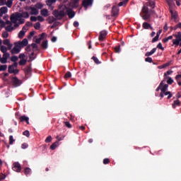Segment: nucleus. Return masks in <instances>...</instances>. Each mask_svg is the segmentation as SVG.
I'll return each instance as SVG.
<instances>
[{"label":"nucleus","instance_id":"f257e3e1","mask_svg":"<svg viewBox=\"0 0 181 181\" xmlns=\"http://www.w3.org/2000/svg\"><path fill=\"white\" fill-rule=\"evenodd\" d=\"M23 18H29V13L28 12H16L12 13L10 16V21L8 20V16H4V19L6 21V23H25V19Z\"/></svg>","mask_w":181,"mask_h":181},{"label":"nucleus","instance_id":"f03ea898","mask_svg":"<svg viewBox=\"0 0 181 181\" xmlns=\"http://www.w3.org/2000/svg\"><path fill=\"white\" fill-rule=\"evenodd\" d=\"M52 15L57 21H62L66 16V5H59L57 9L53 11Z\"/></svg>","mask_w":181,"mask_h":181},{"label":"nucleus","instance_id":"7ed1b4c3","mask_svg":"<svg viewBox=\"0 0 181 181\" xmlns=\"http://www.w3.org/2000/svg\"><path fill=\"white\" fill-rule=\"evenodd\" d=\"M28 39H23L22 41H18V42L14 43V48H11V54H18L21 51V49L25 46H28Z\"/></svg>","mask_w":181,"mask_h":181},{"label":"nucleus","instance_id":"20e7f679","mask_svg":"<svg viewBox=\"0 0 181 181\" xmlns=\"http://www.w3.org/2000/svg\"><path fill=\"white\" fill-rule=\"evenodd\" d=\"M111 13V16H106V19H115L119 15V8L117 6H113Z\"/></svg>","mask_w":181,"mask_h":181},{"label":"nucleus","instance_id":"39448f33","mask_svg":"<svg viewBox=\"0 0 181 181\" xmlns=\"http://www.w3.org/2000/svg\"><path fill=\"white\" fill-rule=\"evenodd\" d=\"M73 9H77V8H73V7L69 6V3H68L66 6L65 11H66V16L67 15L69 19H73V18L76 16V13L74 12V11H73Z\"/></svg>","mask_w":181,"mask_h":181},{"label":"nucleus","instance_id":"423d86ee","mask_svg":"<svg viewBox=\"0 0 181 181\" xmlns=\"http://www.w3.org/2000/svg\"><path fill=\"white\" fill-rule=\"evenodd\" d=\"M64 4H67L70 8H77L80 4V0H62Z\"/></svg>","mask_w":181,"mask_h":181},{"label":"nucleus","instance_id":"0eeeda50","mask_svg":"<svg viewBox=\"0 0 181 181\" xmlns=\"http://www.w3.org/2000/svg\"><path fill=\"white\" fill-rule=\"evenodd\" d=\"M142 18L144 21H149L151 18V15H149V8L146 7V6H143L142 8Z\"/></svg>","mask_w":181,"mask_h":181},{"label":"nucleus","instance_id":"6e6552de","mask_svg":"<svg viewBox=\"0 0 181 181\" xmlns=\"http://www.w3.org/2000/svg\"><path fill=\"white\" fill-rule=\"evenodd\" d=\"M163 81H162L160 83H159V86L156 88V92L160 90V92L164 93L168 89V84H163Z\"/></svg>","mask_w":181,"mask_h":181},{"label":"nucleus","instance_id":"1a4fd4ad","mask_svg":"<svg viewBox=\"0 0 181 181\" xmlns=\"http://www.w3.org/2000/svg\"><path fill=\"white\" fill-rule=\"evenodd\" d=\"M93 2H94V0H83L82 6H83L85 11H87L88 7L93 6Z\"/></svg>","mask_w":181,"mask_h":181},{"label":"nucleus","instance_id":"9d476101","mask_svg":"<svg viewBox=\"0 0 181 181\" xmlns=\"http://www.w3.org/2000/svg\"><path fill=\"white\" fill-rule=\"evenodd\" d=\"M11 81L12 83V86H14V87H18L23 83V81H21V80H19L17 77H12L11 78Z\"/></svg>","mask_w":181,"mask_h":181},{"label":"nucleus","instance_id":"9b49d317","mask_svg":"<svg viewBox=\"0 0 181 181\" xmlns=\"http://www.w3.org/2000/svg\"><path fill=\"white\" fill-rule=\"evenodd\" d=\"M107 30H102L99 33L98 40L99 42H104L105 38L107 37Z\"/></svg>","mask_w":181,"mask_h":181},{"label":"nucleus","instance_id":"f8f14e48","mask_svg":"<svg viewBox=\"0 0 181 181\" xmlns=\"http://www.w3.org/2000/svg\"><path fill=\"white\" fill-rule=\"evenodd\" d=\"M170 13L171 14V19H172L173 22L177 23L179 19L177 13L176 11H173V10H172V9H170Z\"/></svg>","mask_w":181,"mask_h":181},{"label":"nucleus","instance_id":"ddd939ff","mask_svg":"<svg viewBox=\"0 0 181 181\" xmlns=\"http://www.w3.org/2000/svg\"><path fill=\"white\" fill-rule=\"evenodd\" d=\"M12 170L14 172L20 173L21 171V165L18 163H14L12 164Z\"/></svg>","mask_w":181,"mask_h":181},{"label":"nucleus","instance_id":"4468645a","mask_svg":"<svg viewBox=\"0 0 181 181\" xmlns=\"http://www.w3.org/2000/svg\"><path fill=\"white\" fill-rule=\"evenodd\" d=\"M21 24H14V27H12L11 25H9L4 28H5V30H6L7 33H11L12 30H15L16 28H18V26H20Z\"/></svg>","mask_w":181,"mask_h":181},{"label":"nucleus","instance_id":"2eb2a0df","mask_svg":"<svg viewBox=\"0 0 181 181\" xmlns=\"http://www.w3.org/2000/svg\"><path fill=\"white\" fill-rule=\"evenodd\" d=\"M164 95H168V100H170L171 98H173V94L171 93V92L165 91V92L163 93L162 91H160V94L159 95L160 98H163Z\"/></svg>","mask_w":181,"mask_h":181},{"label":"nucleus","instance_id":"dca6fc26","mask_svg":"<svg viewBox=\"0 0 181 181\" xmlns=\"http://www.w3.org/2000/svg\"><path fill=\"white\" fill-rule=\"evenodd\" d=\"M28 11H30L31 15H38L39 14V10H37L36 7H34L33 6H30L29 7Z\"/></svg>","mask_w":181,"mask_h":181},{"label":"nucleus","instance_id":"f3484780","mask_svg":"<svg viewBox=\"0 0 181 181\" xmlns=\"http://www.w3.org/2000/svg\"><path fill=\"white\" fill-rule=\"evenodd\" d=\"M160 33H162V30H159L158 33H156V36H155V37H153V39L151 40V43H155L158 42V40H159V36L160 35Z\"/></svg>","mask_w":181,"mask_h":181},{"label":"nucleus","instance_id":"a211bd4d","mask_svg":"<svg viewBox=\"0 0 181 181\" xmlns=\"http://www.w3.org/2000/svg\"><path fill=\"white\" fill-rule=\"evenodd\" d=\"M30 73H32L31 65L25 66V68H24V74L28 76L29 74H30Z\"/></svg>","mask_w":181,"mask_h":181},{"label":"nucleus","instance_id":"6ab92c4d","mask_svg":"<svg viewBox=\"0 0 181 181\" xmlns=\"http://www.w3.org/2000/svg\"><path fill=\"white\" fill-rule=\"evenodd\" d=\"M18 119L20 120V122H25V124H29V117H28L25 115L20 116V117H18Z\"/></svg>","mask_w":181,"mask_h":181},{"label":"nucleus","instance_id":"aec40b11","mask_svg":"<svg viewBox=\"0 0 181 181\" xmlns=\"http://www.w3.org/2000/svg\"><path fill=\"white\" fill-rule=\"evenodd\" d=\"M42 16H45V18H47L49 16V10L46 8H42L40 11Z\"/></svg>","mask_w":181,"mask_h":181},{"label":"nucleus","instance_id":"412c9836","mask_svg":"<svg viewBox=\"0 0 181 181\" xmlns=\"http://www.w3.org/2000/svg\"><path fill=\"white\" fill-rule=\"evenodd\" d=\"M173 109H175L177 107H180V100H175L172 105Z\"/></svg>","mask_w":181,"mask_h":181},{"label":"nucleus","instance_id":"4be33fe9","mask_svg":"<svg viewBox=\"0 0 181 181\" xmlns=\"http://www.w3.org/2000/svg\"><path fill=\"white\" fill-rule=\"evenodd\" d=\"M155 52H156V48H153V49H151V50L150 52H146L145 56H146V57H148L153 55V54H155Z\"/></svg>","mask_w":181,"mask_h":181},{"label":"nucleus","instance_id":"5701e85b","mask_svg":"<svg viewBox=\"0 0 181 181\" xmlns=\"http://www.w3.org/2000/svg\"><path fill=\"white\" fill-rule=\"evenodd\" d=\"M8 50H11V48L9 49L8 47H5L4 45L0 46V52H2V53H8Z\"/></svg>","mask_w":181,"mask_h":181},{"label":"nucleus","instance_id":"b1692460","mask_svg":"<svg viewBox=\"0 0 181 181\" xmlns=\"http://www.w3.org/2000/svg\"><path fill=\"white\" fill-rule=\"evenodd\" d=\"M8 73L17 74H18V70H14L13 67L8 66Z\"/></svg>","mask_w":181,"mask_h":181},{"label":"nucleus","instance_id":"393cba45","mask_svg":"<svg viewBox=\"0 0 181 181\" xmlns=\"http://www.w3.org/2000/svg\"><path fill=\"white\" fill-rule=\"evenodd\" d=\"M33 24H25L24 26H23V28L21 31L26 32L29 30V28L32 27Z\"/></svg>","mask_w":181,"mask_h":181},{"label":"nucleus","instance_id":"a878e982","mask_svg":"<svg viewBox=\"0 0 181 181\" xmlns=\"http://www.w3.org/2000/svg\"><path fill=\"white\" fill-rule=\"evenodd\" d=\"M58 146H59V141H56L53 143V144H51V146H49V149L54 151Z\"/></svg>","mask_w":181,"mask_h":181},{"label":"nucleus","instance_id":"bb28decb","mask_svg":"<svg viewBox=\"0 0 181 181\" xmlns=\"http://www.w3.org/2000/svg\"><path fill=\"white\" fill-rule=\"evenodd\" d=\"M4 45H5V46H7L8 47V49L12 48V44H11L9 42L8 39H6V40H4Z\"/></svg>","mask_w":181,"mask_h":181},{"label":"nucleus","instance_id":"cd10ccee","mask_svg":"<svg viewBox=\"0 0 181 181\" xmlns=\"http://www.w3.org/2000/svg\"><path fill=\"white\" fill-rule=\"evenodd\" d=\"M171 64V62H167V63H165L160 66H158L159 69H165L166 67H168L170 66V65Z\"/></svg>","mask_w":181,"mask_h":181},{"label":"nucleus","instance_id":"c85d7f7f","mask_svg":"<svg viewBox=\"0 0 181 181\" xmlns=\"http://www.w3.org/2000/svg\"><path fill=\"white\" fill-rule=\"evenodd\" d=\"M41 47H42V49H47V48L48 47V41H43L42 44L41 45Z\"/></svg>","mask_w":181,"mask_h":181},{"label":"nucleus","instance_id":"c756f323","mask_svg":"<svg viewBox=\"0 0 181 181\" xmlns=\"http://www.w3.org/2000/svg\"><path fill=\"white\" fill-rule=\"evenodd\" d=\"M32 170L29 168H24V175H30Z\"/></svg>","mask_w":181,"mask_h":181},{"label":"nucleus","instance_id":"7c9ffc66","mask_svg":"<svg viewBox=\"0 0 181 181\" xmlns=\"http://www.w3.org/2000/svg\"><path fill=\"white\" fill-rule=\"evenodd\" d=\"M56 0H47L46 4L48 6H52L53 4H55Z\"/></svg>","mask_w":181,"mask_h":181},{"label":"nucleus","instance_id":"2f4dec72","mask_svg":"<svg viewBox=\"0 0 181 181\" xmlns=\"http://www.w3.org/2000/svg\"><path fill=\"white\" fill-rule=\"evenodd\" d=\"M13 4V1L12 0H8L6 1V5L8 8H12V5Z\"/></svg>","mask_w":181,"mask_h":181},{"label":"nucleus","instance_id":"473e14b6","mask_svg":"<svg viewBox=\"0 0 181 181\" xmlns=\"http://www.w3.org/2000/svg\"><path fill=\"white\" fill-rule=\"evenodd\" d=\"M181 39H175L173 40V45H175V46H178V44L181 43Z\"/></svg>","mask_w":181,"mask_h":181},{"label":"nucleus","instance_id":"72a5a7b5","mask_svg":"<svg viewBox=\"0 0 181 181\" xmlns=\"http://www.w3.org/2000/svg\"><path fill=\"white\" fill-rule=\"evenodd\" d=\"M18 58L17 56H12L11 57V62L16 63L17 61H18Z\"/></svg>","mask_w":181,"mask_h":181},{"label":"nucleus","instance_id":"f704fd0d","mask_svg":"<svg viewBox=\"0 0 181 181\" xmlns=\"http://www.w3.org/2000/svg\"><path fill=\"white\" fill-rule=\"evenodd\" d=\"M34 7L37 9H42V8H43V4L42 3H37Z\"/></svg>","mask_w":181,"mask_h":181},{"label":"nucleus","instance_id":"c9c22d12","mask_svg":"<svg viewBox=\"0 0 181 181\" xmlns=\"http://www.w3.org/2000/svg\"><path fill=\"white\" fill-rule=\"evenodd\" d=\"M8 66L7 65H0V71H5Z\"/></svg>","mask_w":181,"mask_h":181},{"label":"nucleus","instance_id":"e433bc0d","mask_svg":"<svg viewBox=\"0 0 181 181\" xmlns=\"http://www.w3.org/2000/svg\"><path fill=\"white\" fill-rule=\"evenodd\" d=\"M143 28L148 30H153V28L150 25V24H143Z\"/></svg>","mask_w":181,"mask_h":181},{"label":"nucleus","instance_id":"4c0bfd02","mask_svg":"<svg viewBox=\"0 0 181 181\" xmlns=\"http://www.w3.org/2000/svg\"><path fill=\"white\" fill-rule=\"evenodd\" d=\"M0 11L4 13H6L8 12V7L3 6L0 8Z\"/></svg>","mask_w":181,"mask_h":181},{"label":"nucleus","instance_id":"58836bf2","mask_svg":"<svg viewBox=\"0 0 181 181\" xmlns=\"http://www.w3.org/2000/svg\"><path fill=\"white\" fill-rule=\"evenodd\" d=\"M28 46H31L32 47V48L33 49V52H37L38 50L37 45H36L35 43H32L31 45H28Z\"/></svg>","mask_w":181,"mask_h":181},{"label":"nucleus","instance_id":"ea45409f","mask_svg":"<svg viewBox=\"0 0 181 181\" xmlns=\"http://www.w3.org/2000/svg\"><path fill=\"white\" fill-rule=\"evenodd\" d=\"M28 62L25 59H21L20 62H18V65L20 66H24L25 65V63Z\"/></svg>","mask_w":181,"mask_h":181},{"label":"nucleus","instance_id":"a19ab883","mask_svg":"<svg viewBox=\"0 0 181 181\" xmlns=\"http://www.w3.org/2000/svg\"><path fill=\"white\" fill-rule=\"evenodd\" d=\"M92 60L95 62L96 64H100V62H99V59L96 57H92Z\"/></svg>","mask_w":181,"mask_h":181},{"label":"nucleus","instance_id":"79ce46f5","mask_svg":"<svg viewBox=\"0 0 181 181\" xmlns=\"http://www.w3.org/2000/svg\"><path fill=\"white\" fill-rule=\"evenodd\" d=\"M8 62V58H1L0 57V63L6 64Z\"/></svg>","mask_w":181,"mask_h":181},{"label":"nucleus","instance_id":"37998d69","mask_svg":"<svg viewBox=\"0 0 181 181\" xmlns=\"http://www.w3.org/2000/svg\"><path fill=\"white\" fill-rule=\"evenodd\" d=\"M25 33V31H20V33H18V38L22 39L24 37Z\"/></svg>","mask_w":181,"mask_h":181},{"label":"nucleus","instance_id":"c03bdc74","mask_svg":"<svg viewBox=\"0 0 181 181\" xmlns=\"http://www.w3.org/2000/svg\"><path fill=\"white\" fill-rule=\"evenodd\" d=\"M33 28L36 30H39L40 28H41V24H34Z\"/></svg>","mask_w":181,"mask_h":181},{"label":"nucleus","instance_id":"a18cd8bd","mask_svg":"<svg viewBox=\"0 0 181 181\" xmlns=\"http://www.w3.org/2000/svg\"><path fill=\"white\" fill-rule=\"evenodd\" d=\"M173 83H174V80H173V78L171 77H168V80L167 81V83H168V85H172Z\"/></svg>","mask_w":181,"mask_h":181},{"label":"nucleus","instance_id":"49530a36","mask_svg":"<svg viewBox=\"0 0 181 181\" xmlns=\"http://www.w3.org/2000/svg\"><path fill=\"white\" fill-rule=\"evenodd\" d=\"M175 40H181V33H177V35H175Z\"/></svg>","mask_w":181,"mask_h":181},{"label":"nucleus","instance_id":"de8ad7c7","mask_svg":"<svg viewBox=\"0 0 181 181\" xmlns=\"http://www.w3.org/2000/svg\"><path fill=\"white\" fill-rule=\"evenodd\" d=\"M114 52L116 53H120V45L114 48Z\"/></svg>","mask_w":181,"mask_h":181},{"label":"nucleus","instance_id":"09e8293b","mask_svg":"<svg viewBox=\"0 0 181 181\" xmlns=\"http://www.w3.org/2000/svg\"><path fill=\"white\" fill-rule=\"evenodd\" d=\"M23 135L25 136V137H29L30 136V134L29 131H24L23 132Z\"/></svg>","mask_w":181,"mask_h":181},{"label":"nucleus","instance_id":"8fccbe9b","mask_svg":"<svg viewBox=\"0 0 181 181\" xmlns=\"http://www.w3.org/2000/svg\"><path fill=\"white\" fill-rule=\"evenodd\" d=\"M5 178H6V175L5 174H0V181L5 180Z\"/></svg>","mask_w":181,"mask_h":181},{"label":"nucleus","instance_id":"3c124183","mask_svg":"<svg viewBox=\"0 0 181 181\" xmlns=\"http://www.w3.org/2000/svg\"><path fill=\"white\" fill-rule=\"evenodd\" d=\"M145 62L147 63H153V59H151V57H147L146 58Z\"/></svg>","mask_w":181,"mask_h":181},{"label":"nucleus","instance_id":"603ef678","mask_svg":"<svg viewBox=\"0 0 181 181\" xmlns=\"http://www.w3.org/2000/svg\"><path fill=\"white\" fill-rule=\"evenodd\" d=\"M31 22H37V17L36 16H31L30 17Z\"/></svg>","mask_w":181,"mask_h":181},{"label":"nucleus","instance_id":"864d4df0","mask_svg":"<svg viewBox=\"0 0 181 181\" xmlns=\"http://www.w3.org/2000/svg\"><path fill=\"white\" fill-rule=\"evenodd\" d=\"M71 72L68 71V72H66V74H65V78L68 79V78H71Z\"/></svg>","mask_w":181,"mask_h":181},{"label":"nucleus","instance_id":"5fc2aeb1","mask_svg":"<svg viewBox=\"0 0 181 181\" xmlns=\"http://www.w3.org/2000/svg\"><path fill=\"white\" fill-rule=\"evenodd\" d=\"M65 127H66L68 129L72 128V126L69 123V122H65Z\"/></svg>","mask_w":181,"mask_h":181},{"label":"nucleus","instance_id":"6e6d98bb","mask_svg":"<svg viewBox=\"0 0 181 181\" xmlns=\"http://www.w3.org/2000/svg\"><path fill=\"white\" fill-rule=\"evenodd\" d=\"M37 21H38L39 22H43V21H45V18H43L42 16H39L37 17Z\"/></svg>","mask_w":181,"mask_h":181},{"label":"nucleus","instance_id":"4d7b16f0","mask_svg":"<svg viewBox=\"0 0 181 181\" xmlns=\"http://www.w3.org/2000/svg\"><path fill=\"white\" fill-rule=\"evenodd\" d=\"M16 140H13L12 136H9V145H12V144H13V141H15Z\"/></svg>","mask_w":181,"mask_h":181},{"label":"nucleus","instance_id":"13d9d810","mask_svg":"<svg viewBox=\"0 0 181 181\" xmlns=\"http://www.w3.org/2000/svg\"><path fill=\"white\" fill-rule=\"evenodd\" d=\"M4 5H6V0H0V6H4Z\"/></svg>","mask_w":181,"mask_h":181},{"label":"nucleus","instance_id":"bf43d9fd","mask_svg":"<svg viewBox=\"0 0 181 181\" xmlns=\"http://www.w3.org/2000/svg\"><path fill=\"white\" fill-rule=\"evenodd\" d=\"M149 6H151V8H155V1H149Z\"/></svg>","mask_w":181,"mask_h":181},{"label":"nucleus","instance_id":"052dcab7","mask_svg":"<svg viewBox=\"0 0 181 181\" xmlns=\"http://www.w3.org/2000/svg\"><path fill=\"white\" fill-rule=\"evenodd\" d=\"M8 58H9V53H4V55L1 57V59H8Z\"/></svg>","mask_w":181,"mask_h":181},{"label":"nucleus","instance_id":"680f3d73","mask_svg":"<svg viewBox=\"0 0 181 181\" xmlns=\"http://www.w3.org/2000/svg\"><path fill=\"white\" fill-rule=\"evenodd\" d=\"M8 34L7 32H4V33H2V37L6 39V38H8Z\"/></svg>","mask_w":181,"mask_h":181},{"label":"nucleus","instance_id":"e2e57ef3","mask_svg":"<svg viewBox=\"0 0 181 181\" xmlns=\"http://www.w3.org/2000/svg\"><path fill=\"white\" fill-rule=\"evenodd\" d=\"M52 138L51 136H48L47 139H45V143H49L51 142Z\"/></svg>","mask_w":181,"mask_h":181},{"label":"nucleus","instance_id":"0e129e2a","mask_svg":"<svg viewBox=\"0 0 181 181\" xmlns=\"http://www.w3.org/2000/svg\"><path fill=\"white\" fill-rule=\"evenodd\" d=\"M157 48L160 49V50H163V47H162V43L159 42L158 44Z\"/></svg>","mask_w":181,"mask_h":181},{"label":"nucleus","instance_id":"69168bd1","mask_svg":"<svg viewBox=\"0 0 181 181\" xmlns=\"http://www.w3.org/2000/svg\"><path fill=\"white\" fill-rule=\"evenodd\" d=\"M24 57H25V55L24 54H20L18 58L22 60L24 59Z\"/></svg>","mask_w":181,"mask_h":181},{"label":"nucleus","instance_id":"338daca9","mask_svg":"<svg viewBox=\"0 0 181 181\" xmlns=\"http://www.w3.org/2000/svg\"><path fill=\"white\" fill-rule=\"evenodd\" d=\"M103 163H104V165H108V163H110V159L108 158L104 159Z\"/></svg>","mask_w":181,"mask_h":181},{"label":"nucleus","instance_id":"774afa93","mask_svg":"<svg viewBox=\"0 0 181 181\" xmlns=\"http://www.w3.org/2000/svg\"><path fill=\"white\" fill-rule=\"evenodd\" d=\"M177 28H180L181 30V24L175 25V27H174V30H176Z\"/></svg>","mask_w":181,"mask_h":181}]
</instances>
